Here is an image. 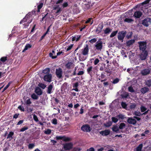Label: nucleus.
Returning <instances> with one entry per match:
<instances>
[{
	"mask_svg": "<svg viewBox=\"0 0 151 151\" xmlns=\"http://www.w3.org/2000/svg\"><path fill=\"white\" fill-rule=\"evenodd\" d=\"M35 146V145L34 143H30L28 145V148L29 149H32Z\"/></svg>",
	"mask_w": 151,
	"mask_h": 151,
	"instance_id": "49530a36",
	"label": "nucleus"
},
{
	"mask_svg": "<svg viewBox=\"0 0 151 151\" xmlns=\"http://www.w3.org/2000/svg\"><path fill=\"white\" fill-rule=\"evenodd\" d=\"M112 125V122L111 121H109L107 122L105 124V126L106 127H109Z\"/></svg>",
	"mask_w": 151,
	"mask_h": 151,
	"instance_id": "a19ab883",
	"label": "nucleus"
},
{
	"mask_svg": "<svg viewBox=\"0 0 151 151\" xmlns=\"http://www.w3.org/2000/svg\"><path fill=\"white\" fill-rule=\"evenodd\" d=\"M79 86V83L78 82L73 83L72 84L73 87V88L72 89V90L75 91H76L78 92L79 90L78 89V87Z\"/></svg>",
	"mask_w": 151,
	"mask_h": 151,
	"instance_id": "4468645a",
	"label": "nucleus"
},
{
	"mask_svg": "<svg viewBox=\"0 0 151 151\" xmlns=\"http://www.w3.org/2000/svg\"><path fill=\"white\" fill-rule=\"evenodd\" d=\"M32 15L31 12H29L28 14H27L25 16V17L27 18L28 20L31 17Z\"/></svg>",
	"mask_w": 151,
	"mask_h": 151,
	"instance_id": "c9c22d12",
	"label": "nucleus"
},
{
	"mask_svg": "<svg viewBox=\"0 0 151 151\" xmlns=\"http://www.w3.org/2000/svg\"><path fill=\"white\" fill-rule=\"evenodd\" d=\"M135 40L134 39H132L129 40L126 42V45L127 46L129 47L134 43Z\"/></svg>",
	"mask_w": 151,
	"mask_h": 151,
	"instance_id": "a211bd4d",
	"label": "nucleus"
},
{
	"mask_svg": "<svg viewBox=\"0 0 151 151\" xmlns=\"http://www.w3.org/2000/svg\"><path fill=\"white\" fill-rule=\"evenodd\" d=\"M126 126V124L124 123H122L120 124L119 127V128L120 129H122L124 128V127Z\"/></svg>",
	"mask_w": 151,
	"mask_h": 151,
	"instance_id": "f704fd0d",
	"label": "nucleus"
},
{
	"mask_svg": "<svg viewBox=\"0 0 151 151\" xmlns=\"http://www.w3.org/2000/svg\"><path fill=\"white\" fill-rule=\"evenodd\" d=\"M83 106H81V108L80 109V112H79L80 114H82L84 113V110L83 109Z\"/></svg>",
	"mask_w": 151,
	"mask_h": 151,
	"instance_id": "338daca9",
	"label": "nucleus"
},
{
	"mask_svg": "<svg viewBox=\"0 0 151 151\" xmlns=\"http://www.w3.org/2000/svg\"><path fill=\"white\" fill-rule=\"evenodd\" d=\"M93 67L92 66H91L87 68V71L88 73L90 76H91L93 75L92 73V69Z\"/></svg>",
	"mask_w": 151,
	"mask_h": 151,
	"instance_id": "aec40b11",
	"label": "nucleus"
},
{
	"mask_svg": "<svg viewBox=\"0 0 151 151\" xmlns=\"http://www.w3.org/2000/svg\"><path fill=\"white\" fill-rule=\"evenodd\" d=\"M31 98L34 99H37L38 98V96L35 93H33L31 96Z\"/></svg>",
	"mask_w": 151,
	"mask_h": 151,
	"instance_id": "e433bc0d",
	"label": "nucleus"
},
{
	"mask_svg": "<svg viewBox=\"0 0 151 151\" xmlns=\"http://www.w3.org/2000/svg\"><path fill=\"white\" fill-rule=\"evenodd\" d=\"M63 138L62 139V140L65 142L68 141L70 140L69 138L68 137H66L65 136H63Z\"/></svg>",
	"mask_w": 151,
	"mask_h": 151,
	"instance_id": "6e6d98bb",
	"label": "nucleus"
},
{
	"mask_svg": "<svg viewBox=\"0 0 151 151\" xmlns=\"http://www.w3.org/2000/svg\"><path fill=\"white\" fill-rule=\"evenodd\" d=\"M28 20L25 17L22 19L20 22V24H22L23 22H27Z\"/></svg>",
	"mask_w": 151,
	"mask_h": 151,
	"instance_id": "4d7b16f0",
	"label": "nucleus"
},
{
	"mask_svg": "<svg viewBox=\"0 0 151 151\" xmlns=\"http://www.w3.org/2000/svg\"><path fill=\"white\" fill-rule=\"evenodd\" d=\"M35 92L38 95H41L42 93V90L38 87H36Z\"/></svg>",
	"mask_w": 151,
	"mask_h": 151,
	"instance_id": "2eb2a0df",
	"label": "nucleus"
},
{
	"mask_svg": "<svg viewBox=\"0 0 151 151\" xmlns=\"http://www.w3.org/2000/svg\"><path fill=\"white\" fill-rule=\"evenodd\" d=\"M11 83L9 82L8 83L7 85L4 88L3 91H2V92H4L5 90H6L9 86L10 84Z\"/></svg>",
	"mask_w": 151,
	"mask_h": 151,
	"instance_id": "5fc2aeb1",
	"label": "nucleus"
},
{
	"mask_svg": "<svg viewBox=\"0 0 151 151\" xmlns=\"http://www.w3.org/2000/svg\"><path fill=\"white\" fill-rule=\"evenodd\" d=\"M133 21L134 20L132 19L126 18L124 19V21L125 22H127L128 23H131V22H133Z\"/></svg>",
	"mask_w": 151,
	"mask_h": 151,
	"instance_id": "473e14b6",
	"label": "nucleus"
},
{
	"mask_svg": "<svg viewBox=\"0 0 151 151\" xmlns=\"http://www.w3.org/2000/svg\"><path fill=\"white\" fill-rule=\"evenodd\" d=\"M143 145L142 144H140L136 148V151H142Z\"/></svg>",
	"mask_w": 151,
	"mask_h": 151,
	"instance_id": "c85d7f7f",
	"label": "nucleus"
},
{
	"mask_svg": "<svg viewBox=\"0 0 151 151\" xmlns=\"http://www.w3.org/2000/svg\"><path fill=\"white\" fill-rule=\"evenodd\" d=\"M73 64L72 62H68L65 65V67L68 70L70 69L72 67H73Z\"/></svg>",
	"mask_w": 151,
	"mask_h": 151,
	"instance_id": "f3484780",
	"label": "nucleus"
},
{
	"mask_svg": "<svg viewBox=\"0 0 151 151\" xmlns=\"http://www.w3.org/2000/svg\"><path fill=\"white\" fill-rule=\"evenodd\" d=\"M43 4L42 3H40L39 5L37 6V9L38 10L37 11V12H40V9L42 8L43 6Z\"/></svg>",
	"mask_w": 151,
	"mask_h": 151,
	"instance_id": "58836bf2",
	"label": "nucleus"
},
{
	"mask_svg": "<svg viewBox=\"0 0 151 151\" xmlns=\"http://www.w3.org/2000/svg\"><path fill=\"white\" fill-rule=\"evenodd\" d=\"M112 121L114 123H116L118 121V119L114 117H112Z\"/></svg>",
	"mask_w": 151,
	"mask_h": 151,
	"instance_id": "8fccbe9b",
	"label": "nucleus"
},
{
	"mask_svg": "<svg viewBox=\"0 0 151 151\" xmlns=\"http://www.w3.org/2000/svg\"><path fill=\"white\" fill-rule=\"evenodd\" d=\"M128 91L130 92L133 93L135 91L134 90L133 87L132 86H129L128 87Z\"/></svg>",
	"mask_w": 151,
	"mask_h": 151,
	"instance_id": "79ce46f5",
	"label": "nucleus"
},
{
	"mask_svg": "<svg viewBox=\"0 0 151 151\" xmlns=\"http://www.w3.org/2000/svg\"><path fill=\"white\" fill-rule=\"evenodd\" d=\"M38 86L43 89H44L46 87V86L44 84L40 83L38 84Z\"/></svg>",
	"mask_w": 151,
	"mask_h": 151,
	"instance_id": "72a5a7b5",
	"label": "nucleus"
},
{
	"mask_svg": "<svg viewBox=\"0 0 151 151\" xmlns=\"http://www.w3.org/2000/svg\"><path fill=\"white\" fill-rule=\"evenodd\" d=\"M82 53L84 55H86L88 54L89 51L88 46V45H86V47H85L82 50Z\"/></svg>",
	"mask_w": 151,
	"mask_h": 151,
	"instance_id": "1a4fd4ad",
	"label": "nucleus"
},
{
	"mask_svg": "<svg viewBox=\"0 0 151 151\" xmlns=\"http://www.w3.org/2000/svg\"><path fill=\"white\" fill-rule=\"evenodd\" d=\"M14 135V133L12 132H10L8 135V136L6 138L7 139H9V141L13 139L12 136Z\"/></svg>",
	"mask_w": 151,
	"mask_h": 151,
	"instance_id": "5701e85b",
	"label": "nucleus"
},
{
	"mask_svg": "<svg viewBox=\"0 0 151 151\" xmlns=\"http://www.w3.org/2000/svg\"><path fill=\"white\" fill-rule=\"evenodd\" d=\"M119 81V79L117 78H116V79H114L112 83L114 84L117 83Z\"/></svg>",
	"mask_w": 151,
	"mask_h": 151,
	"instance_id": "3c124183",
	"label": "nucleus"
},
{
	"mask_svg": "<svg viewBox=\"0 0 151 151\" xmlns=\"http://www.w3.org/2000/svg\"><path fill=\"white\" fill-rule=\"evenodd\" d=\"M52 123L53 124L56 125L57 124V119L55 118L53 119L52 120Z\"/></svg>",
	"mask_w": 151,
	"mask_h": 151,
	"instance_id": "69168bd1",
	"label": "nucleus"
},
{
	"mask_svg": "<svg viewBox=\"0 0 151 151\" xmlns=\"http://www.w3.org/2000/svg\"><path fill=\"white\" fill-rule=\"evenodd\" d=\"M7 57H2L0 59V60L3 62H4L7 59Z\"/></svg>",
	"mask_w": 151,
	"mask_h": 151,
	"instance_id": "680f3d73",
	"label": "nucleus"
},
{
	"mask_svg": "<svg viewBox=\"0 0 151 151\" xmlns=\"http://www.w3.org/2000/svg\"><path fill=\"white\" fill-rule=\"evenodd\" d=\"M139 44V49L142 51L146 50L147 47V42H146L140 41L138 42Z\"/></svg>",
	"mask_w": 151,
	"mask_h": 151,
	"instance_id": "7ed1b4c3",
	"label": "nucleus"
},
{
	"mask_svg": "<svg viewBox=\"0 0 151 151\" xmlns=\"http://www.w3.org/2000/svg\"><path fill=\"white\" fill-rule=\"evenodd\" d=\"M134 114L136 116H140L142 115L141 113L139 111H135L134 112Z\"/></svg>",
	"mask_w": 151,
	"mask_h": 151,
	"instance_id": "052dcab7",
	"label": "nucleus"
},
{
	"mask_svg": "<svg viewBox=\"0 0 151 151\" xmlns=\"http://www.w3.org/2000/svg\"><path fill=\"white\" fill-rule=\"evenodd\" d=\"M111 29L109 28H106V29L104 30V34H109L111 32Z\"/></svg>",
	"mask_w": 151,
	"mask_h": 151,
	"instance_id": "7c9ffc66",
	"label": "nucleus"
},
{
	"mask_svg": "<svg viewBox=\"0 0 151 151\" xmlns=\"http://www.w3.org/2000/svg\"><path fill=\"white\" fill-rule=\"evenodd\" d=\"M132 32L128 33L127 35H126V37L128 39H129V38H130L132 36Z\"/></svg>",
	"mask_w": 151,
	"mask_h": 151,
	"instance_id": "c03bdc74",
	"label": "nucleus"
},
{
	"mask_svg": "<svg viewBox=\"0 0 151 151\" xmlns=\"http://www.w3.org/2000/svg\"><path fill=\"white\" fill-rule=\"evenodd\" d=\"M50 69L49 68H46L42 70V72L44 74H50Z\"/></svg>",
	"mask_w": 151,
	"mask_h": 151,
	"instance_id": "b1692460",
	"label": "nucleus"
},
{
	"mask_svg": "<svg viewBox=\"0 0 151 151\" xmlns=\"http://www.w3.org/2000/svg\"><path fill=\"white\" fill-rule=\"evenodd\" d=\"M51 130L50 129H47L45 131V134H50L51 133Z\"/></svg>",
	"mask_w": 151,
	"mask_h": 151,
	"instance_id": "4c0bfd02",
	"label": "nucleus"
},
{
	"mask_svg": "<svg viewBox=\"0 0 151 151\" xmlns=\"http://www.w3.org/2000/svg\"><path fill=\"white\" fill-rule=\"evenodd\" d=\"M121 105L122 107L124 109H125L127 107V105L125 102H122L121 103Z\"/></svg>",
	"mask_w": 151,
	"mask_h": 151,
	"instance_id": "37998d69",
	"label": "nucleus"
},
{
	"mask_svg": "<svg viewBox=\"0 0 151 151\" xmlns=\"http://www.w3.org/2000/svg\"><path fill=\"white\" fill-rule=\"evenodd\" d=\"M129 96V93L127 92H125L121 95V96L123 99H126Z\"/></svg>",
	"mask_w": 151,
	"mask_h": 151,
	"instance_id": "bb28decb",
	"label": "nucleus"
},
{
	"mask_svg": "<svg viewBox=\"0 0 151 151\" xmlns=\"http://www.w3.org/2000/svg\"><path fill=\"white\" fill-rule=\"evenodd\" d=\"M33 118L34 120L36 122H37L39 121L38 118L37 116L35 114L33 115Z\"/></svg>",
	"mask_w": 151,
	"mask_h": 151,
	"instance_id": "13d9d810",
	"label": "nucleus"
},
{
	"mask_svg": "<svg viewBox=\"0 0 151 151\" xmlns=\"http://www.w3.org/2000/svg\"><path fill=\"white\" fill-rule=\"evenodd\" d=\"M53 88V86L51 84H50L47 88V93L48 94H51L52 93V90Z\"/></svg>",
	"mask_w": 151,
	"mask_h": 151,
	"instance_id": "412c9836",
	"label": "nucleus"
},
{
	"mask_svg": "<svg viewBox=\"0 0 151 151\" xmlns=\"http://www.w3.org/2000/svg\"><path fill=\"white\" fill-rule=\"evenodd\" d=\"M73 44H71L70 45V46H68L67 48L66 52H67L69 50H70L73 47Z\"/></svg>",
	"mask_w": 151,
	"mask_h": 151,
	"instance_id": "de8ad7c7",
	"label": "nucleus"
},
{
	"mask_svg": "<svg viewBox=\"0 0 151 151\" xmlns=\"http://www.w3.org/2000/svg\"><path fill=\"white\" fill-rule=\"evenodd\" d=\"M104 27L103 24H99L96 29V32H98V33H100L101 32L102 29Z\"/></svg>",
	"mask_w": 151,
	"mask_h": 151,
	"instance_id": "6ab92c4d",
	"label": "nucleus"
},
{
	"mask_svg": "<svg viewBox=\"0 0 151 151\" xmlns=\"http://www.w3.org/2000/svg\"><path fill=\"white\" fill-rule=\"evenodd\" d=\"M151 23V19L150 18L147 17L145 18L142 22V24L143 25L146 27H148Z\"/></svg>",
	"mask_w": 151,
	"mask_h": 151,
	"instance_id": "20e7f679",
	"label": "nucleus"
},
{
	"mask_svg": "<svg viewBox=\"0 0 151 151\" xmlns=\"http://www.w3.org/2000/svg\"><path fill=\"white\" fill-rule=\"evenodd\" d=\"M119 128L116 126H114L112 128L113 131L118 133L119 131Z\"/></svg>",
	"mask_w": 151,
	"mask_h": 151,
	"instance_id": "cd10ccee",
	"label": "nucleus"
},
{
	"mask_svg": "<svg viewBox=\"0 0 151 151\" xmlns=\"http://www.w3.org/2000/svg\"><path fill=\"white\" fill-rule=\"evenodd\" d=\"M103 42L101 40H98L94 45L95 50L101 51L103 48Z\"/></svg>",
	"mask_w": 151,
	"mask_h": 151,
	"instance_id": "f03ea898",
	"label": "nucleus"
},
{
	"mask_svg": "<svg viewBox=\"0 0 151 151\" xmlns=\"http://www.w3.org/2000/svg\"><path fill=\"white\" fill-rule=\"evenodd\" d=\"M18 109H19L21 111H24V108L23 106H19L18 107Z\"/></svg>",
	"mask_w": 151,
	"mask_h": 151,
	"instance_id": "0e129e2a",
	"label": "nucleus"
},
{
	"mask_svg": "<svg viewBox=\"0 0 151 151\" xmlns=\"http://www.w3.org/2000/svg\"><path fill=\"white\" fill-rule=\"evenodd\" d=\"M150 1H151V0H146L145 1H144L143 2H142L141 4L142 5H143L144 4H148L150 2Z\"/></svg>",
	"mask_w": 151,
	"mask_h": 151,
	"instance_id": "09e8293b",
	"label": "nucleus"
},
{
	"mask_svg": "<svg viewBox=\"0 0 151 151\" xmlns=\"http://www.w3.org/2000/svg\"><path fill=\"white\" fill-rule=\"evenodd\" d=\"M52 76L51 74H46L44 76V80L46 82H50L52 81Z\"/></svg>",
	"mask_w": 151,
	"mask_h": 151,
	"instance_id": "0eeeda50",
	"label": "nucleus"
},
{
	"mask_svg": "<svg viewBox=\"0 0 151 151\" xmlns=\"http://www.w3.org/2000/svg\"><path fill=\"white\" fill-rule=\"evenodd\" d=\"M118 32V31L117 30L113 31L110 35V37L111 38L114 37L116 35Z\"/></svg>",
	"mask_w": 151,
	"mask_h": 151,
	"instance_id": "2f4dec72",
	"label": "nucleus"
},
{
	"mask_svg": "<svg viewBox=\"0 0 151 151\" xmlns=\"http://www.w3.org/2000/svg\"><path fill=\"white\" fill-rule=\"evenodd\" d=\"M52 53L50 52L49 53V56L52 59H55L57 58V56H53V54H55V51L54 50H52Z\"/></svg>",
	"mask_w": 151,
	"mask_h": 151,
	"instance_id": "393cba45",
	"label": "nucleus"
},
{
	"mask_svg": "<svg viewBox=\"0 0 151 151\" xmlns=\"http://www.w3.org/2000/svg\"><path fill=\"white\" fill-rule=\"evenodd\" d=\"M55 74L58 78H61L62 77L63 75V71L62 69L60 68L56 69Z\"/></svg>",
	"mask_w": 151,
	"mask_h": 151,
	"instance_id": "423d86ee",
	"label": "nucleus"
},
{
	"mask_svg": "<svg viewBox=\"0 0 151 151\" xmlns=\"http://www.w3.org/2000/svg\"><path fill=\"white\" fill-rule=\"evenodd\" d=\"M82 131L84 132H90L92 130L90 126L88 124L83 125L81 128Z\"/></svg>",
	"mask_w": 151,
	"mask_h": 151,
	"instance_id": "39448f33",
	"label": "nucleus"
},
{
	"mask_svg": "<svg viewBox=\"0 0 151 151\" xmlns=\"http://www.w3.org/2000/svg\"><path fill=\"white\" fill-rule=\"evenodd\" d=\"M127 122L129 124L133 125H134L137 123L136 120L135 119L131 117L128 118Z\"/></svg>",
	"mask_w": 151,
	"mask_h": 151,
	"instance_id": "f8f14e48",
	"label": "nucleus"
},
{
	"mask_svg": "<svg viewBox=\"0 0 151 151\" xmlns=\"http://www.w3.org/2000/svg\"><path fill=\"white\" fill-rule=\"evenodd\" d=\"M110 132L109 130L106 129L104 131H102L99 132V133L103 136H106L109 135Z\"/></svg>",
	"mask_w": 151,
	"mask_h": 151,
	"instance_id": "9d476101",
	"label": "nucleus"
},
{
	"mask_svg": "<svg viewBox=\"0 0 151 151\" xmlns=\"http://www.w3.org/2000/svg\"><path fill=\"white\" fill-rule=\"evenodd\" d=\"M117 116L119 119H121L122 120L124 119L125 118L124 115L122 114H119Z\"/></svg>",
	"mask_w": 151,
	"mask_h": 151,
	"instance_id": "ea45409f",
	"label": "nucleus"
},
{
	"mask_svg": "<svg viewBox=\"0 0 151 151\" xmlns=\"http://www.w3.org/2000/svg\"><path fill=\"white\" fill-rule=\"evenodd\" d=\"M28 129V128L27 127L25 126L24 127H23L22 128L20 129V131L23 132L25 131V130H27V129Z\"/></svg>",
	"mask_w": 151,
	"mask_h": 151,
	"instance_id": "603ef678",
	"label": "nucleus"
},
{
	"mask_svg": "<svg viewBox=\"0 0 151 151\" xmlns=\"http://www.w3.org/2000/svg\"><path fill=\"white\" fill-rule=\"evenodd\" d=\"M149 90V88L147 87H145L141 88L140 91L142 93L145 94Z\"/></svg>",
	"mask_w": 151,
	"mask_h": 151,
	"instance_id": "4be33fe9",
	"label": "nucleus"
},
{
	"mask_svg": "<svg viewBox=\"0 0 151 151\" xmlns=\"http://www.w3.org/2000/svg\"><path fill=\"white\" fill-rule=\"evenodd\" d=\"M73 145L71 143H68L65 144L64 145V148L65 150H69L71 149Z\"/></svg>",
	"mask_w": 151,
	"mask_h": 151,
	"instance_id": "ddd939ff",
	"label": "nucleus"
},
{
	"mask_svg": "<svg viewBox=\"0 0 151 151\" xmlns=\"http://www.w3.org/2000/svg\"><path fill=\"white\" fill-rule=\"evenodd\" d=\"M136 105L135 104H132L130 106V107L131 109H134L135 108Z\"/></svg>",
	"mask_w": 151,
	"mask_h": 151,
	"instance_id": "e2e57ef3",
	"label": "nucleus"
},
{
	"mask_svg": "<svg viewBox=\"0 0 151 151\" xmlns=\"http://www.w3.org/2000/svg\"><path fill=\"white\" fill-rule=\"evenodd\" d=\"M126 34V31H122L119 32L117 35L118 40L122 42H123V40Z\"/></svg>",
	"mask_w": 151,
	"mask_h": 151,
	"instance_id": "f257e3e1",
	"label": "nucleus"
},
{
	"mask_svg": "<svg viewBox=\"0 0 151 151\" xmlns=\"http://www.w3.org/2000/svg\"><path fill=\"white\" fill-rule=\"evenodd\" d=\"M142 13L139 11H136L134 14V16L137 18H139L142 15Z\"/></svg>",
	"mask_w": 151,
	"mask_h": 151,
	"instance_id": "dca6fc26",
	"label": "nucleus"
},
{
	"mask_svg": "<svg viewBox=\"0 0 151 151\" xmlns=\"http://www.w3.org/2000/svg\"><path fill=\"white\" fill-rule=\"evenodd\" d=\"M145 84L149 87L151 86V79L147 80L145 82Z\"/></svg>",
	"mask_w": 151,
	"mask_h": 151,
	"instance_id": "a878e982",
	"label": "nucleus"
},
{
	"mask_svg": "<svg viewBox=\"0 0 151 151\" xmlns=\"http://www.w3.org/2000/svg\"><path fill=\"white\" fill-rule=\"evenodd\" d=\"M89 42L92 44L96 42H97V39L96 38H94L90 40Z\"/></svg>",
	"mask_w": 151,
	"mask_h": 151,
	"instance_id": "a18cd8bd",
	"label": "nucleus"
},
{
	"mask_svg": "<svg viewBox=\"0 0 151 151\" xmlns=\"http://www.w3.org/2000/svg\"><path fill=\"white\" fill-rule=\"evenodd\" d=\"M151 147H145L144 149V151H149L151 150Z\"/></svg>",
	"mask_w": 151,
	"mask_h": 151,
	"instance_id": "774afa93",
	"label": "nucleus"
},
{
	"mask_svg": "<svg viewBox=\"0 0 151 151\" xmlns=\"http://www.w3.org/2000/svg\"><path fill=\"white\" fill-rule=\"evenodd\" d=\"M106 76L103 73H101V76L99 77V80H101L104 78Z\"/></svg>",
	"mask_w": 151,
	"mask_h": 151,
	"instance_id": "864d4df0",
	"label": "nucleus"
},
{
	"mask_svg": "<svg viewBox=\"0 0 151 151\" xmlns=\"http://www.w3.org/2000/svg\"><path fill=\"white\" fill-rule=\"evenodd\" d=\"M32 45L28 44L26 45L25 46L23 50V52H24L26 50H27L28 48H30L32 47Z\"/></svg>",
	"mask_w": 151,
	"mask_h": 151,
	"instance_id": "c756f323",
	"label": "nucleus"
},
{
	"mask_svg": "<svg viewBox=\"0 0 151 151\" xmlns=\"http://www.w3.org/2000/svg\"><path fill=\"white\" fill-rule=\"evenodd\" d=\"M150 70L149 69L146 68L142 70L141 73L143 76H146L149 74L150 73Z\"/></svg>",
	"mask_w": 151,
	"mask_h": 151,
	"instance_id": "9b49d317",
	"label": "nucleus"
},
{
	"mask_svg": "<svg viewBox=\"0 0 151 151\" xmlns=\"http://www.w3.org/2000/svg\"><path fill=\"white\" fill-rule=\"evenodd\" d=\"M142 51L140 55V58L141 60H144L146 58L148 55V53L147 51L146 50Z\"/></svg>",
	"mask_w": 151,
	"mask_h": 151,
	"instance_id": "6e6552de",
	"label": "nucleus"
},
{
	"mask_svg": "<svg viewBox=\"0 0 151 151\" xmlns=\"http://www.w3.org/2000/svg\"><path fill=\"white\" fill-rule=\"evenodd\" d=\"M141 112H144L146 111L147 108L144 106H142L140 108Z\"/></svg>",
	"mask_w": 151,
	"mask_h": 151,
	"instance_id": "bf43d9fd",
	"label": "nucleus"
}]
</instances>
